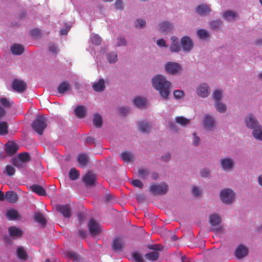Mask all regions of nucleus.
Listing matches in <instances>:
<instances>
[{
	"instance_id": "f257e3e1",
	"label": "nucleus",
	"mask_w": 262,
	"mask_h": 262,
	"mask_svg": "<svg viewBox=\"0 0 262 262\" xmlns=\"http://www.w3.org/2000/svg\"><path fill=\"white\" fill-rule=\"evenodd\" d=\"M152 87L157 90L163 100H168L171 92V83L162 75H157L151 79Z\"/></svg>"
},
{
	"instance_id": "f03ea898",
	"label": "nucleus",
	"mask_w": 262,
	"mask_h": 262,
	"mask_svg": "<svg viewBox=\"0 0 262 262\" xmlns=\"http://www.w3.org/2000/svg\"><path fill=\"white\" fill-rule=\"evenodd\" d=\"M219 196L223 203L229 205L233 204L235 201L236 193L233 189L225 188L220 191Z\"/></svg>"
},
{
	"instance_id": "7ed1b4c3",
	"label": "nucleus",
	"mask_w": 262,
	"mask_h": 262,
	"mask_svg": "<svg viewBox=\"0 0 262 262\" xmlns=\"http://www.w3.org/2000/svg\"><path fill=\"white\" fill-rule=\"evenodd\" d=\"M220 166L225 172L233 171L235 166V160L229 156H225L221 158L219 161Z\"/></svg>"
},
{
	"instance_id": "20e7f679",
	"label": "nucleus",
	"mask_w": 262,
	"mask_h": 262,
	"mask_svg": "<svg viewBox=\"0 0 262 262\" xmlns=\"http://www.w3.org/2000/svg\"><path fill=\"white\" fill-rule=\"evenodd\" d=\"M47 126V118L43 116H37L32 124V128L39 135L42 134Z\"/></svg>"
},
{
	"instance_id": "39448f33",
	"label": "nucleus",
	"mask_w": 262,
	"mask_h": 262,
	"mask_svg": "<svg viewBox=\"0 0 262 262\" xmlns=\"http://www.w3.org/2000/svg\"><path fill=\"white\" fill-rule=\"evenodd\" d=\"M222 217L221 215L217 213H213L209 216V222L212 226L213 231L216 232H221L223 231V228L221 225L222 223Z\"/></svg>"
},
{
	"instance_id": "423d86ee",
	"label": "nucleus",
	"mask_w": 262,
	"mask_h": 262,
	"mask_svg": "<svg viewBox=\"0 0 262 262\" xmlns=\"http://www.w3.org/2000/svg\"><path fill=\"white\" fill-rule=\"evenodd\" d=\"M195 92L199 97L206 98L210 95L211 88L208 83L201 82L196 86Z\"/></svg>"
},
{
	"instance_id": "0eeeda50",
	"label": "nucleus",
	"mask_w": 262,
	"mask_h": 262,
	"mask_svg": "<svg viewBox=\"0 0 262 262\" xmlns=\"http://www.w3.org/2000/svg\"><path fill=\"white\" fill-rule=\"evenodd\" d=\"M138 176L143 180H156L159 178V174L149 168H141L138 170Z\"/></svg>"
},
{
	"instance_id": "6e6552de",
	"label": "nucleus",
	"mask_w": 262,
	"mask_h": 262,
	"mask_svg": "<svg viewBox=\"0 0 262 262\" xmlns=\"http://www.w3.org/2000/svg\"><path fill=\"white\" fill-rule=\"evenodd\" d=\"M150 191L155 195H164L168 190V185L164 182L160 184H152L149 187Z\"/></svg>"
},
{
	"instance_id": "1a4fd4ad",
	"label": "nucleus",
	"mask_w": 262,
	"mask_h": 262,
	"mask_svg": "<svg viewBox=\"0 0 262 262\" xmlns=\"http://www.w3.org/2000/svg\"><path fill=\"white\" fill-rule=\"evenodd\" d=\"M182 50L184 53H190L193 49L194 44L192 39L188 36H184L180 39Z\"/></svg>"
},
{
	"instance_id": "9d476101",
	"label": "nucleus",
	"mask_w": 262,
	"mask_h": 262,
	"mask_svg": "<svg viewBox=\"0 0 262 262\" xmlns=\"http://www.w3.org/2000/svg\"><path fill=\"white\" fill-rule=\"evenodd\" d=\"M216 121L213 116L209 114L204 115L203 119L204 128L208 131H211L215 127Z\"/></svg>"
},
{
	"instance_id": "9b49d317",
	"label": "nucleus",
	"mask_w": 262,
	"mask_h": 262,
	"mask_svg": "<svg viewBox=\"0 0 262 262\" xmlns=\"http://www.w3.org/2000/svg\"><path fill=\"white\" fill-rule=\"evenodd\" d=\"M165 70L167 73L174 75L182 70V67L178 62L169 61L165 65Z\"/></svg>"
},
{
	"instance_id": "f8f14e48",
	"label": "nucleus",
	"mask_w": 262,
	"mask_h": 262,
	"mask_svg": "<svg viewBox=\"0 0 262 262\" xmlns=\"http://www.w3.org/2000/svg\"><path fill=\"white\" fill-rule=\"evenodd\" d=\"M244 122L246 126L253 129L260 125L256 117L253 114H248L244 119Z\"/></svg>"
},
{
	"instance_id": "ddd939ff",
	"label": "nucleus",
	"mask_w": 262,
	"mask_h": 262,
	"mask_svg": "<svg viewBox=\"0 0 262 262\" xmlns=\"http://www.w3.org/2000/svg\"><path fill=\"white\" fill-rule=\"evenodd\" d=\"M171 43L169 46V50L172 53H179L182 50L181 45L179 38L174 36L170 38Z\"/></svg>"
},
{
	"instance_id": "4468645a",
	"label": "nucleus",
	"mask_w": 262,
	"mask_h": 262,
	"mask_svg": "<svg viewBox=\"0 0 262 262\" xmlns=\"http://www.w3.org/2000/svg\"><path fill=\"white\" fill-rule=\"evenodd\" d=\"M88 227L89 230L93 235H96L101 232V228L100 224L94 219H91Z\"/></svg>"
},
{
	"instance_id": "2eb2a0df",
	"label": "nucleus",
	"mask_w": 262,
	"mask_h": 262,
	"mask_svg": "<svg viewBox=\"0 0 262 262\" xmlns=\"http://www.w3.org/2000/svg\"><path fill=\"white\" fill-rule=\"evenodd\" d=\"M158 30L162 33H168L173 30V24L169 21H163L159 23Z\"/></svg>"
},
{
	"instance_id": "dca6fc26",
	"label": "nucleus",
	"mask_w": 262,
	"mask_h": 262,
	"mask_svg": "<svg viewBox=\"0 0 262 262\" xmlns=\"http://www.w3.org/2000/svg\"><path fill=\"white\" fill-rule=\"evenodd\" d=\"M133 105L138 108H144L147 105V99L142 96H136L133 100Z\"/></svg>"
},
{
	"instance_id": "f3484780",
	"label": "nucleus",
	"mask_w": 262,
	"mask_h": 262,
	"mask_svg": "<svg viewBox=\"0 0 262 262\" xmlns=\"http://www.w3.org/2000/svg\"><path fill=\"white\" fill-rule=\"evenodd\" d=\"M19 148L17 144L12 141H9L5 145L6 152L9 156L14 155Z\"/></svg>"
},
{
	"instance_id": "a211bd4d",
	"label": "nucleus",
	"mask_w": 262,
	"mask_h": 262,
	"mask_svg": "<svg viewBox=\"0 0 262 262\" xmlns=\"http://www.w3.org/2000/svg\"><path fill=\"white\" fill-rule=\"evenodd\" d=\"M248 254V249L244 245H239L235 249L234 255L238 259H242L246 256Z\"/></svg>"
},
{
	"instance_id": "6ab92c4d",
	"label": "nucleus",
	"mask_w": 262,
	"mask_h": 262,
	"mask_svg": "<svg viewBox=\"0 0 262 262\" xmlns=\"http://www.w3.org/2000/svg\"><path fill=\"white\" fill-rule=\"evenodd\" d=\"M82 180L85 185L92 186L95 183L96 176L92 172H88L83 176Z\"/></svg>"
},
{
	"instance_id": "aec40b11",
	"label": "nucleus",
	"mask_w": 262,
	"mask_h": 262,
	"mask_svg": "<svg viewBox=\"0 0 262 262\" xmlns=\"http://www.w3.org/2000/svg\"><path fill=\"white\" fill-rule=\"evenodd\" d=\"M12 88L14 91L22 93L26 90L27 86L23 81L15 79L13 82Z\"/></svg>"
},
{
	"instance_id": "412c9836",
	"label": "nucleus",
	"mask_w": 262,
	"mask_h": 262,
	"mask_svg": "<svg viewBox=\"0 0 262 262\" xmlns=\"http://www.w3.org/2000/svg\"><path fill=\"white\" fill-rule=\"evenodd\" d=\"M56 209L66 217L71 216V210L68 205H58Z\"/></svg>"
},
{
	"instance_id": "4be33fe9",
	"label": "nucleus",
	"mask_w": 262,
	"mask_h": 262,
	"mask_svg": "<svg viewBox=\"0 0 262 262\" xmlns=\"http://www.w3.org/2000/svg\"><path fill=\"white\" fill-rule=\"evenodd\" d=\"M196 12L200 15H205L210 12V7L206 4H202L198 6L195 9Z\"/></svg>"
},
{
	"instance_id": "5701e85b",
	"label": "nucleus",
	"mask_w": 262,
	"mask_h": 262,
	"mask_svg": "<svg viewBox=\"0 0 262 262\" xmlns=\"http://www.w3.org/2000/svg\"><path fill=\"white\" fill-rule=\"evenodd\" d=\"M223 16L225 19L231 21L236 19L238 16V14L234 11L227 10L223 13Z\"/></svg>"
},
{
	"instance_id": "b1692460",
	"label": "nucleus",
	"mask_w": 262,
	"mask_h": 262,
	"mask_svg": "<svg viewBox=\"0 0 262 262\" xmlns=\"http://www.w3.org/2000/svg\"><path fill=\"white\" fill-rule=\"evenodd\" d=\"M5 199L9 203H14L17 201L18 198L16 192L9 191L6 193Z\"/></svg>"
},
{
	"instance_id": "393cba45",
	"label": "nucleus",
	"mask_w": 262,
	"mask_h": 262,
	"mask_svg": "<svg viewBox=\"0 0 262 262\" xmlns=\"http://www.w3.org/2000/svg\"><path fill=\"white\" fill-rule=\"evenodd\" d=\"M93 89L97 92L103 91L105 88V81L103 79H100L98 81L94 82L93 85Z\"/></svg>"
},
{
	"instance_id": "a878e982",
	"label": "nucleus",
	"mask_w": 262,
	"mask_h": 262,
	"mask_svg": "<svg viewBox=\"0 0 262 262\" xmlns=\"http://www.w3.org/2000/svg\"><path fill=\"white\" fill-rule=\"evenodd\" d=\"M75 114L79 118H83L86 113V108L84 105H78L75 109Z\"/></svg>"
},
{
	"instance_id": "bb28decb",
	"label": "nucleus",
	"mask_w": 262,
	"mask_h": 262,
	"mask_svg": "<svg viewBox=\"0 0 262 262\" xmlns=\"http://www.w3.org/2000/svg\"><path fill=\"white\" fill-rule=\"evenodd\" d=\"M252 135L257 140L262 141V125L260 124L252 129Z\"/></svg>"
},
{
	"instance_id": "cd10ccee",
	"label": "nucleus",
	"mask_w": 262,
	"mask_h": 262,
	"mask_svg": "<svg viewBox=\"0 0 262 262\" xmlns=\"http://www.w3.org/2000/svg\"><path fill=\"white\" fill-rule=\"evenodd\" d=\"M11 51L12 54L18 55L24 52V48L20 44L15 43L11 46Z\"/></svg>"
},
{
	"instance_id": "c85d7f7f",
	"label": "nucleus",
	"mask_w": 262,
	"mask_h": 262,
	"mask_svg": "<svg viewBox=\"0 0 262 262\" xmlns=\"http://www.w3.org/2000/svg\"><path fill=\"white\" fill-rule=\"evenodd\" d=\"M138 126L139 129L143 133H147L151 128V125L146 121H139Z\"/></svg>"
},
{
	"instance_id": "c756f323",
	"label": "nucleus",
	"mask_w": 262,
	"mask_h": 262,
	"mask_svg": "<svg viewBox=\"0 0 262 262\" xmlns=\"http://www.w3.org/2000/svg\"><path fill=\"white\" fill-rule=\"evenodd\" d=\"M31 190L39 195H45L46 194V190L41 186L38 185H33L30 186Z\"/></svg>"
},
{
	"instance_id": "7c9ffc66",
	"label": "nucleus",
	"mask_w": 262,
	"mask_h": 262,
	"mask_svg": "<svg viewBox=\"0 0 262 262\" xmlns=\"http://www.w3.org/2000/svg\"><path fill=\"white\" fill-rule=\"evenodd\" d=\"M123 242L121 238L117 237L113 241L112 248L115 251H120L123 247Z\"/></svg>"
},
{
	"instance_id": "2f4dec72",
	"label": "nucleus",
	"mask_w": 262,
	"mask_h": 262,
	"mask_svg": "<svg viewBox=\"0 0 262 262\" xmlns=\"http://www.w3.org/2000/svg\"><path fill=\"white\" fill-rule=\"evenodd\" d=\"M120 158L125 162H131L135 160L134 156L132 153L125 151L120 155Z\"/></svg>"
},
{
	"instance_id": "473e14b6",
	"label": "nucleus",
	"mask_w": 262,
	"mask_h": 262,
	"mask_svg": "<svg viewBox=\"0 0 262 262\" xmlns=\"http://www.w3.org/2000/svg\"><path fill=\"white\" fill-rule=\"evenodd\" d=\"M8 231L9 235L11 237H20L22 235L21 230L14 226L10 227L9 228Z\"/></svg>"
},
{
	"instance_id": "72a5a7b5",
	"label": "nucleus",
	"mask_w": 262,
	"mask_h": 262,
	"mask_svg": "<svg viewBox=\"0 0 262 262\" xmlns=\"http://www.w3.org/2000/svg\"><path fill=\"white\" fill-rule=\"evenodd\" d=\"M214 107L217 112L221 114L225 113L227 110L226 105L222 101L214 103Z\"/></svg>"
},
{
	"instance_id": "f704fd0d",
	"label": "nucleus",
	"mask_w": 262,
	"mask_h": 262,
	"mask_svg": "<svg viewBox=\"0 0 262 262\" xmlns=\"http://www.w3.org/2000/svg\"><path fill=\"white\" fill-rule=\"evenodd\" d=\"M93 122L94 125L96 127H100L103 123L102 116L98 113L94 114L93 115Z\"/></svg>"
},
{
	"instance_id": "c9c22d12",
	"label": "nucleus",
	"mask_w": 262,
	"mask_h": 262,
	"mask_svg": "<svg viewBox=\"0 0 262 262\" xmlns=\"http://www.w3.org/2000/svg\"><path fill=\"white\" fill-rule=\"evenodd\" d=\"M126 44V40L125 38L122 36H118L114 41V46L116 47L125 46Z\"/></svg>"
},
{
	"instance_id": "e433bc0d",
	"label": "nucleus",
	"mask_w": 262,
	"mask_h": 262,
	"mask_svg": "<svg viewBox=\"0 0 262 262\" xmlns=\"http://www.w3.org/2000/svg\"><path fill=\"white\" fill-rule=\"evenodd\" d=\"M71 89V85L70 83L67 81L62 82L58 88V91L59 93L63 94L68 91H69Z\"/></svg>"
},
{
	"instance_id": "4c0bfd02",
	"label": "nucleus",
	"mask_w": 262,
	"mask_h": 262,
	"mask_svg": "<svg viewBox=\"0 0 262 262\" xmlns=\"http://www.w3.org/2000/svg\"><path fill=\"white\" fill-rule=\"evenodd\" d=\"M223 97V91L221 90H215L212 94V98L214 101V103L222 101Z\"/></svg>"
},
{
	"instance_id": "58836bf2",
	"label": "nucleus",
	"mask_w": 262,
	"mask_h": 262,
	"mask_svg": "<svg viewBox=\"0 0 262 262\" xmlns=\"http://www.w3.org/2000/svg\"><path fill=\"white\" fill-rule=\"evenodd\" d=\"M77 161L80 166L84 167L88 161V156L85 154H79L77 157Z\"/></svg>"
},
{
	"instance_id": "ea45409f",
	"label": "nucleus",
	"mask_w": 262,
	"mask_h": 262,
	"mask_svg": "<svg viewBox=\"0 0 262 262\" xmlns=\"http://www.w3.org/2000/svg\"><path fill=\"white\" fill-rule=\"evenodd\" d=\"M106 58L110 63H116L118 60L117 54L115 51L111 52L106 55Z\"/></svg>"
},
{
	"instance_id": "a19ab883",
	"label": "nucleus",
	"mask_w": 262,
	"mask_h": 262,
	"mask_svg": "<svg viewBox=\"0 0 262 262\" xmlns=\"http://www.w3.org/2000/svg\"><path fill=\"white\" fill-rule=\"evenodd\" d=\"M17 257L21 260H25L27 259V254L23 247H18L16 250Z\"/></svg>"
},
{
	"instance_id": "79ce46f5",
	"label": "nucleus",
	"mask_w": 262,
	"mask_h": 262,
	"mask_svg": "<svg viewBox=\"0 0 262 262\" xmlns=\"http://www.w3.org/2000/svg\"><path fill=\"white\" fill-rule=\"evenodd\" d=\"M90 40L92 44L99 46L101 44L102 39L98 34H92L90 36Z\"/></svg>"
},
{
	"instance_id": "37998d69",
	"label": "nucleus",
	"mask_w": 262,
	"mask_h": 262,
	"mask_svg": "<svg viewBox=\"0 0 262 262\" xmlns=\"http://www.w3.org/2000/svg\"><path fill=\"white\" fill-rule=\"evenodd\" d=\"M134 25L135 28L137 29H141L144 28L146 27V22L144 19L138 18L135 20Z\"/></svg>"
},
{
	"instance_id": "c03bdc74",
	"label": "nucleus",
	"mask_w": 262,
	"mask_h": 262,
	"mask_svg": "<svg viewBox=\"0 0 262 262\" xmlns=\"http://www.w3.org/2000/svg\"><path fill=\"white\" fill-rule=\"evenodd\" d=\"M6 215L10 220H14L18 217V212L14 209L8 210L6 212Z\"/></svg>"
},
{
	"instance_id": "a18cd8bd",
	"label": "nucleus",
	"mask_w": 262,
	"mask_h": 262,
	"mask_svg": "<svg viewBox=\"0 0 262 262\" xmlns=\"http://www.w3.org/2000/svg\"><path fill=\"white\" fill-rule=\"evenodd\" d=\"M34 219L36 222L42 225L46 224V220L43 214L40 212H36L34 214Z\"/></svg>"
},
{
	"instance_id": "49530a36",
	"label": "nucleus",
	"mask_w": 262,
	"mask_h": 262,
	"mask_svg": "<svg viewBox=\"0 0 262 262\" xmlns=\"http://www.w3.org/2000/svg\"><path fill=\"white\" fill-rule=\"evenodd\" d=\"M0 104L6 108H10L12 106L13 102L9 99L5 97L0 98Z\"/></svg>"
},
{
	"instance_id": "de8ad7c7",
	"label": "nucleus",
	"mask_w": 262,
	"mask_h": 262,
	"mask_svg": "<svg viewBox=\"0 0 262 262\" xmlns=\"http://www.w3.org/2000/svg\"><path fill=\"white\" fill-rule=\"evenodd\" d=\"M159 257V253L157 251H152L146 253L145 257L150 260H156Z\"/></svg>"
},
{
	"instance_id": "09e8293b",
	"label": "nucleus",
	"mask_w": 262,
	"mask_h": 262,
	"mask_svg": "<svg viewBox=\"0 0 262 262\" xmlns=\"http://www.w3.org/2000/svg\"><path fill=\"white\" fill-rule=\"evenodd\" d=\"M175 120L177 123L183 126H186L190 123V119H188L182 116L176 117Z\"/></svg>"
},
{
	"instance_id": "8fccbe9b",
	"label": "nucleus",
	"mask_w": 262,
	"mask_h": 262,
	"mask_svg": "<svg viewBox=\"0 0 262 262\" xmlns=\"http://www.w3.org/2000/svg\"><path fill=\"white\" fill-rule=\"evenodd\" d=\"M17 157L23 162L25 164L31 160L30 155L28 152L20 153L18 155Z\"/></svg>"
},
{
	"instance_id": "3c124183",
	"label": "nucleus",
	"mask_w": 262,
	"mask_h": 262,
	"mask_svg": "<svg viewBox=\"0 0 262 262\" xmlns=\"http://www.w3.org/2000/svg\"><path fill=\"white\" fill-rule=\"evenodd\" d=\"M8 124L6 121H0V135H5L8 132Z\"/></svg>"
},
{
	"instance_id": "603ef678",
	"label": "nucleus",
	"mask_w": 262,
	"mask_h": 262,
	"mask_svg": "<svg viewBox=\"0 0 262 262\" xmlns=\"http://www.w3.org/2000/svg\"><path fill=\"white\" fill-rule=\"evenodd\" d=\"M223 22L219 19L212 20L209 23V26L212 30H216L220 28L222 25Z\"/></svg>"
},
{
	"instance_id": "864d4df0",
	"label": "nucleus",
	"mask_w": 262,
	"mask_h": 262,
	"mask_svg": "<svg viewBox=\"0 0 262 262\" xmlns=\"http://www.w3.org/2000/svg\"><path fill=\"white\" fill-rule=\"evenodd\" d=\"M199 37L201 39H206L209 37V32L205 29H200L197 32Z\"/></svg>"
},
{
	"instance_id": "5fc2aeb1",
	"label": "nucleus",
	"mask_w": 262,
	"mask_h": 262,
	"mask_svg": "<svg viewBox=\"0 0 262 262\" xmlns=\"http://www.w3.org/2000/svg\"><path fill=\"white\" fill-rule=\"evenodd\" d=\"M199 174L201 177L208 178L211 174V171L209 168L204 167L200 169Z\"/></svg>"
},
{
	"instance_id": "6e6d98bb",
	"label": "nucleus",
	"mask_w": 262,
	"mask_h": 262,
	"mask_svg": "<svg viewBox=\"0 0 262 262\" xmlns=\"http://www.w3.org/2000/svg\"><path fill=\"white\" fill-rule=\"evenodd\" d=\"M68 256L69 259L72 260L73 262H79V256L75 252H69L68 253Z\"/></svg>"
},
{
	"instance_id": "4d7b16f0",
	"label": "nucleus",
	"mask_w": 262,
	"mask_h": 262,
	"mask_svg": "<svg viewBox=\"0 0 262 262\" xmlns=\"http://www.w3.org/2000/svg\"><path fill=\"white\" fill-rule=\"evenodd\" d=\"M79 176L78 171L75 168H72L69 172V178L72 180H77Z\"/></svg>"
},
{
	"instance_id": "13d9d810",
	"label": "nucleus",
	"mask_w": 262,
	"mask_h": 262,
	"mask_svg": "<svg viewBox=\"0 0 262 262\" xmlns=\"http://www.w3.org/2000/svg\"><path fill=\"white\" fill-rule=\"evenodd\" d=\"M15 168L12 165H8L6 166L5 170L4 171V173L11 176H13L15 173Z\"/></svg>"
},
{
	"instance_id": "bf43d9fd",
	"label": "nucleus",
	"mask_w": 262,
	"mask_h": 262,
	"mask_svg": "<svg viewBox=\"0 0 262 262\" xmlns=\"http://www.w3.org/2000/svg\"><path fill=\"white\" fill-rule=\"evenodd\" d=\"M133 257L136 262H145L142 255L138 252L134 253Z\"/></svg>"
},
{
	"instance_id": "052dcab7",
	"label": "nucleus",
	"mask_w": 262,
	"mask_h": 262,
	"mask_svg": "<svg viewBox=\"0 0 262 262\" xmlns=\"http://www.w3.org/2000/svg\"><path fill=\"white\" fill-rule=\"evenodd\" d=\"M13 163L18 168H23L25 165L17 157L13 159Z\"/></svg>"
},
{
	"instance_id": "680f3d73",
	"label": "nucleus",
	"mask_w": 262,
	"mask_h": 262,
	"mask_svg": "<svg viewBox=\"0 0 262 262\" xmlns=\"http://www.w3.org/2000/svg\"><path fill=\"white\" fill-rule=\"evenodd\" d=\"M115 9L119 10H123L124 9V4L122 0H116L114 3Z\"/></svg>"
},
{
	"instance_id": "e2e57ef3",
	"label": "nucleus",
	"mask_w": 262,
	"mask_h": 262,
	"mask_svg": "<svg viewBox=\"0 0 262 262\" xmlns=\"http://www.w3.org/2000/svg\"><path fill=\"white\" fill-rule=\"evenodd\" d=\"M192 143L195 146H198L200 143V137L197 135L196 133L192 134Z\"/></svg>"
},
{
	"instance_id": "0e129e2a",
	"label": "nucleus",
	"mask_w": 262,
	"mask_h": 262,
	"mask_svg": "<svg viewBox=\"0 0 262 262\" xmlns=\"http://www.w3.org/2000/svg\"><path fill=\"white\" fill-rule=\"evenodd\" d=\"M173 95L176 99H180L183 97L184 95V93L182 90H177L174 91Z\"/></svg>"
},
{
	"instance_id": "69168bd1",
	"label": "nucleus",
	"mask_w": 262,
	"mask_h": 262,
	"mask_svg": "<svg viewBox=\"0 0 262 262\" xmlns=\"http://www.w3.org/2000/svg\"><path fill=\"white\" fill-rule=\"evenodd\" d=\"M192 193L194 196H199L202 194V190L197 186H194L192 189Z\"/></svg>"
},
{
	"instance_id": "338daca9",
	"label": "nucleus",
	"mask_w": 262,
	"mask_h": 262,
	"mask_svg": "<svg viewBox=\"0 0 262 262\" xmlns=\"http://www.w3.org/2000/svg\"><path fill=\"white\" fill-rule=\"evenodd\" d=\"M132 184L134 186L138 187L139 188H142L143 187V183L138 179H135L133 180L132 182Z\"/></svg>"
},
{
	"instance_id": "774afa93",
	"label": "nucleus",
	"mask_w": 262,
	"mask_h": 262,
	"mask_svg": "<svg viewBox=\"0 0 262 262\" xmlns=\"http://www.w3.org/2000/svg\"><path fill=\"white\" fill-rule=\"evenodd\" d=\"M157 45L160 48H166L167 45L166 41L164 39H160L157 40Z\"/></svg>"
}]
</instances>
